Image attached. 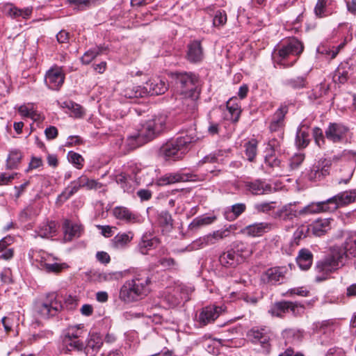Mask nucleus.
<instances>
[{
  "instance_id": "obj_51",
  "label": "nucleus",
  "mask_w": 356,
  "mask_h": 356,
  "mask_svg": "<svg viewBox=\"0 0 356 356\" xmlns=\"http://www.w3.org/2000/svg\"><path fill=\"white\" fill-rule=\"evenodd\" d=\"M341 175L339 179V184H347L353 177L354 168L349 163H346L343 166V169H340Z\"/></svg>"
},
{
  "instance_id": "obj_25",
  "label": "nucleus",
  "mask_w": 356,
  "mask_h": 356,
  "mask_svg": "<svg viewBox=\"0 0 356 356\" xmlns=\"http://www.w3.org/2000/svg\"><path fill=\"white\" fill-rule=\"evenodd\" d=\"M270 228V224L262 222L248 225L241 229V232L249 236L257 237L263 235L269 231Z\"/></svg>"
},
{
  "instance_id": "obj_58",
  "label": "nucleus",
  "mask_w": 356,
  "mask_h": 356,
  "mask_svg": "<svg viewBox=\"0 0 356 356\" xmlns=\"http://www.w3.org/2000/svg\"><path fill=\"white\" fill-rule=\"evenodd\" d=\"M159 224L165 227L166 229H170L172 227V218L170 213L168 211H162L158 218Z\"/></svg>"
},
{
  "instance_id": "obj_36",
  "label": "nucleus",
  "mask_w": 356,
  "mask_h": 356,
  "mask_svg": "<svg viewBox=\"0 0 356 356\" xmlns=\"http://www.w3.org/2000/svg\"><path fill=\"white\" fill-rule=\"evenodd\" d=\"M132 232L118 233L111 241V246L115 250L124 248L133 239Z\"/></svg>"
},
{
  "instance_id": "obj_26",
  "label": "nucleus",
  "mask_w": 356,
  "mask_h": 356,
  "mask_svg": "<svg viewBox=\"0 0 356 356\" xmlns=\"http://www.w3.org/2000/svg\"><path fill=\"white\" fill-rule=\"evenodd\" d=\"M353 69L352 65L348 61L340 63L334 72L333 79L334 82L339 83H345L349 79L350 75L353 73Z\"/></svg>"
},
{
  "instance_id": "obj_46",
  "label": "nucleus",
  "mask_w": 356,
  "mask_h": 356,
  "mask_svg": "<svg viewBox=\"0 0 356 356\" xmlns=\"http://www.w3.org/2000/svg\"><path fill=\"white\" fill-rule=\"evenodd\" d=\"M232 250L236 251V254L239 256L241 261L252 254V250L248 245L241 241L236 242Z\"/></svg>"
},
{
  "instance_id": "obj_37",
  "label": "nucleus",
  "mask_w": 356,
  "mask_h": 356,
  "mask_svg": "<svg viewBox=\"0 0 356 356\" xmlns=\"http://www.w3.org/2000/svg\"><path fill=\"white\" fill-rule=\"evenodd\" d=\"M159 244V240L156 237H150L143 235L138 243V250L143 254H147L148 251L155 248Z\"/></svg>"
},
{
  "instance_id": "obj_39",
  "label": "nucleus",
  "mask_w": 356,
  "mask_h": 356,
  "mask_svg": "<svg viewBox=\"0 0 356 356\" xmlns=\"http://www.w3.org/2000/svg\"><path fill=\"white\" fill-rule=\"evenodd\" d=\"M330 161L325 159L323 161L321 167L318 166L312 171L310 174L311 179H321L325 178L330 173Z\"/></svg>"
},
{
  "instance_id": "obj_15",
  "label": "nucleus",
  "mask_w": 356,
  "mask_h": 356,
  "mask_svg": "<svg viewBox=\"0 0 356 356\" xmlns=\"http://www.w3.org/2000/svg\"><path fill=\"white\" fill-rule=\"evenodd\" d=\"M280 142L275 139L273 138L269 140L266 149V155H265V162L269 166L274 168L278 167L280 165L281 161L277 158V154L282 152L281 143Z\"/></svg>"
},
{
  "instance_id": "obj_9",
  "label": "nucleus",
  "mask_w": 356,
  "mask_h": 356,
  "mask_svg": "<svg viewBox=\"0 0 356 356\" xmlns=\"http://www.w3.org/2000/svg\"><path fill=\"white\" fill-rule=\"evenodd\" d=\"M200 92H195L188 96L179 97L177 106L188 118H196L198 115L197 99Z\"/></svg>"
},
{
  "instance_id": "obj_11",
  "label": "nucleus",
  "mask_w": 356,
  "mask_h": 356,
  "mask_svg": "<svg viewBox=\"0 0 356 356\" xmlns=\"http://www.w3.org/2000/svg\"><path fill=\"white\" fill-rule=\"evenodd\" d=\"M200 179L199 176L193 172H185L182 170L167 173L157 180V184L164 186L173 184L178 182L196 181Z\"/></svg>"
},
{
  "instance_id": "obj_6",
  "label": "nucleus",
  "mask_w": 356,
  "mask_h": 356,
  "mask_svg": "<svg viewBox=\"0 0 356 356\" xmlns=\"http://www.w3.org/2000/svg\"><path fill=\"white\" fill-rule=\"evenodd\" d=\"M61 300L56 293H48L44 300L35 305L36 312L44 318L56 316L61 310Z\"/></svg>"
},
{
  "instance_id": "obj_16",
  "label": "nucleus",
  "mask_w": 356,
  "mask_h": 356,
  "mask_svg": "<svg viewBox=\"0 0 356 356\" xmlns=\"http://www.w3.org/2000/svg\"><path fill=\"white\" fill-rule=\"evenodd\" d=\"M288 106L282 105L273 114L269 124V129L271 132H280V139H283L284 128L285 126L284 118L288 113Z\"/></svg>"
},
{
  "instance_id": "obj_56",
  "label": "nucleus",
  "mask_w": 356,
  "mask_h": 356,
  "mask_svg": "<svg viewBox=\"0 0 356 356\" xmlns=\"http://www.w3.org/2000/svg\"><path fill=\"white\" fill-rule=\"evenodd\" d=\"M68 160L77 169H81L83 166L84 159L82 156L76 152L70 151L67 154Z\"/></svg>"
},
{
  "instance_id": "obj_42",
  "label": "nucleus",
  "mask_w": 356,
  "mask_h": 356,
  "mask_svg": "<svg viewBox=\"0 0 356 356\" xmlns=\"http://www.w3.org/2000/svg\"><path fill=\"white\" fill-rule=\"evenodd\" d=\"M215 220V216H199L193 220L188 228L191 231H196L202 227L211 224Z\"/></svg>"
},
{
  "instance_id": "obj_8",
  "label": "nucleus",
  "mask_w": 356,
  "mask_h": 356,
  "mask_svg": "<svg viewBox=\"0 0 356 356\" xmlns=\"http://www.w3.org/2000/svg\"><path fill=\"white\" fill-rule=\"evenodd\" d=\"M234 225H230L229 228L222 230H217L212 234H209L193 241L191 244V250H198L204 248L207 246L215 245L220 240L227 238L229 236L230 232L234 229Z\"/></svg>"
},
{
  "instance_id": "obj_17",
  "label": "nucleus",
  "mask_w": 356,
  "mask_h": 356,
  "mask_svg": "<svg viewBox=\"0 0 356 356\" xmlns=\"http://www.w3.org/2000/svg\"><path fill=\"white\" fill-rule=\"evenodd\" d=\"M191 291V289L188 287L178 286L174 288L172 292H169L165 295V300L170 307H175L181 301H188L189 300V293Z\"/></svg>"
},
{
  "instance_id": "obj_44",
  "label": "nucleus",
  "mask_w": 356,
  "mask_h": 356,
  "mask_svg": "<svg viewBox=\"0 0 356 356\" xmlns=\"http://www.w3.org/2000/svg\"><path fill=\"white\" fill-rule=\"evenodd\" d=\"M330 229V222L327 219L316 220L312 225V232L316 236L324 234Z\"/></svg>"
},
{
  "instance_id": "obj_41",
  "label": "nucleus",
  "mask_w": 356,
  "mask_h": 356,
  "mask_svg": "<svg viewBox=\"0 0 356 356\" xmlns=\"http://www.w3.org/2000/svg\"><path fill=\"white\" fill-rule=\"evenodd\" d=\"M246 210V205L244 203H237L232 205L225 213L227 220H234Z\"/></svg>"
},
{
  "instance_id": "obj_40",
  "label": "nucleus",
  "mask_w": 356,
  "mask_h": 356,
  "mask_svg": "<svg viewBox=\"0 0 356 356\" xmlns=\"http://www.w3.org/2000/svg\"><path fill=\"white\" fill-rule=\"evenodd\" d=\"M32 12V7L19 9L13 5H10L7 10V14L12 18H18L22 17L23 19H29L31 17Z\"/></svg>"
},
{
  "instance_id": "obj_35",
  "label": "nucleus",
  "mask_w": 356,
  "mask_h": 356,
  "mask_svg": "<svg viewBox=\"0 0 356 356\" xmlns=\"http://www.w3.org/2000/svg\"><path fill=\"white\" fill-rule=\"evenodd\" d=\"M220 264L226 268H234L240 262L239 256L233 250L223 252L219 257Z\"/></svg>"
},
{
  "instance_id": "obj_29",
  "label": "nucleus",
  "mask_w": 356,
  "mask_h": 356,
  "mask_svg": "<svg viewBox=\"0 0 356 356\" xmlns=\"http://www.w3.org/2000/svg\"><path fill=\"white\" fill-rule=\"evenodd\" d=\"M103 345V339L102 336L97 333H90L86 340L84 348L89 352L90 355L95 356Z\"/></svg>"
},
{
  "instance_id": "obj_47",
  "label": "nucleus",
  "mask_w": 356,
  "mask_h": 356,
  "mask_svg": "<svg viewBox=\"0 0 356 356\" xmlns=\"http://www.w3.org/2000/svg\"><path fill=\"white\" fill-rule=\"evenodd\" d=\"M303 127H300L296 134V143L299 148L307 147L309 143V133Z\"/></svg>"
},
{
  "instance_id": "obj_14",
  "label": "nucleus",
  "mask_w": 356,
  "mask_h": 356,
  "mask_svg": "<svg viewBox=\"0 0 356 356\" xmlns=\"http://www.w3.org/2000/svg\"><path fill=\"white\" fill-rule=\"evenodd\" d=\"M355 202H356V190L343 191L327 199V202H330L332 211Z\"/></svg>"
},
{
  "instance_id": "obj_62",
  "label": "nucleus",
  "mask_w": 356,
  "mask_h": 356,
  "mask_svg": "<svg viewBox=\"0 0 356 356\" xmlns=\"http://www.w3.org/2000/svg\"><path fill=\"white\" fill-rule=\"evenodd\" d=\"M208 122H209V126L207 127L208 133L211 136L218 134L220 129V124L218 122H214L212 120L211 113H209V115H208Z\"/></svg>"
},
{
  "instance_id": "obj_33",
  "label": "nucleus",
  "mask_w": 356,
  "mask_h": 356,
  "mask_svg": "<svg viewBox=\"0 0 356 356\" xmlns=\"http://www.w3.org/2000/svg\"><path fill=\"white\" fill-rule=\"evenodd\" d=\"M64 239L70 241L74 238H78L81 235V227L79 225L73 223L70 220H65L63 223Z\"/></svg>"
},
{
  "instance_id": "obj_22",
  "label": "nucleus",
  "mask_w": 356,
  "mask_h": 356,
  "mask_svg": "<svg viewBox=\"0 0 356 356\" xmlns=\"http://www.w3.org/2000/svg\"><path fill=\"white\" fill-rule=\"evenodd\" d=\"M113 216L128 224H134L140 221L139 216L123 206H117L112 211Z\"/></svg>"
},
{
  "instance_id": "obj_61",
  "label": "nucleus",
  "mask_w": 356,
  "mask_h": 356,
  "mask_svg": "<svg viewBox=\"0 0 356 356\" xmlns=\"http://www.w3.org/2000/svg\"><path fill=\"white\" fill-rule=\"evenodd\" d=\"M289 312L294 316H299L304 313L305 307L298 302H288Z\"/></svg>"
},
{
  "instance_id": "obj_45",
  "label": "nucleus",
  "mask_w": 356,
  "mask_h": 356,
  "mask_svg": "<svg viewBox=\"0 0 356 356\" xmlns=\"http://www.w3.org/2000/svg\"><path fill=\"white\" fill-rule=\"evenodd\" d=\"M62 106L71 111L74 118H82L84 115V109L80 105L72 101H66L63 102Z\"/></svg>"
},
{
  "instance_id": "obj_18",
  "label": "nucleus",
  "mask_w": 356,
  "mask_h": 356,
  "mask_svg": "<svg viewBox=\"0 0 356 356\" xmlns=\"http://www.w3.org/2000/svg\"><path fill=\"white\" fill-rule=\"evenodd\" d=\"M223 312L222 307L209 305L202 309L199 316L198 323L201 326H205L215 321Z\"/></svg>"
},
{
  "instance_id": "obj_64",
  "label": "nucleus",
  "mask_w": 356,
  "mask_h": 356,
  "mask_svg": "<svg viewBox=\"0 0 356 356\" xmlns=\"http://www.w3.org/2000/svg\"><path fill=\"white\" fill-rule=\"evenodd\" d=\"M305 159L303 154H296L290 159L289 165L292 170L298 168Z\"/></svg>"
},
{
  "instance_id": "obj_19",
  "label": "nucleus",
  "mask_w": 356,
  "mask_h": 356,
  "mask_svg": "<svg viewBox=\"0 0 356 356\" xmlns=\"http://www.w3.org/2000/svg\"><path fill=\"white\" fill-rule=\"evenodd\" d=\"M288 269L286 266L270 268L261 275V280L264 282L272 284H281L284 281Z\"/></svg>"
},
{
  "instance_id": "obj_4",
  "label": "nucleus",
  "mask_w": 356,
  "mask_h": 356,
  "mask_svg": "<svg viewBox=\"0 0 356 356\" xmlns=\"http://www.w3.org/2000/svg\"><path fill=\"white\" fill-rule=\"evenodd\" d=\"M304 47L296 38H291L281 45H277L272 54L273 59L277 64L286 66L284 60L291 55L298 56L303 51Z\"/></svg>"
},
{
  "instance_id": "obj_31",
  "label": "nucleus",
  "mask_w": 356,
  "mask_h": 356,
  "mask_svg": "<svg viewBox=\"0 0 356 356\" xmlns=\"http://www.w3.org/2000/svg\"><path fill=\"white\" fill-rule=\"evenodd\" d=\"M203 58V49L198 40H194L188 45L187 59L191 63H197Z\"/></svg>"
},
{
  "instance_id": "obj_10",
  "label": "nucleus",
  "mask_w": 356,
  "mask_h": 356,
  "mask_svg": "<svg viewBox=\"0 0 356 356\" xmlns=\"http://www.w3.org/2000/svg\"><path fill=\"white\" fill-rule=\"evenodd\" d=\"M65 74L63 67L56 65L48 70L44 75V83L48 88L58 90L64 83Z\"/></svg>"
},
{
  "instance_id": "obj_7",
  "label": "nucleus",
  "mask_w": 356,
  "mask_h": 356,
  "mask_svg": "<svg viewBox=\"0 0 356 356\" xmlns=\"http://www.w3.org/2000/svg\"><path fill=\"white\" fill-rule=\"evenodd\" d=\"M175 84L179 92V97L188 96L195 92H200L197 90V78L192 74H176Z\"/></svg>"
},
{
  "instance_id": "obj_30",
  "label": "nucleus",
  "mask_w": 356,
  "mask_h": 356,
  "mask_svg": "<svg viewBox=\"0 0 356 356\" xmlns=\"http://www.w3.org/2000/svg\"><path fill=\"white\" fill-rule=\"evenodd\" d=\"M90 278L93 282H105L118 280L122 277L120 272L90 271Z\"/></svg>"
},
{
  "instance_id": "obj_63",
  "label": "nucleus",
  "mask_w": 356,
  "mask_h": 356,
  "mask_svg": "<svg viewBox=\"0 0 356 356\" xmlns=\"http://www.w3.org/2000/svg\"><path fill=\"white\" fill-rule=\"evenodd\" d=\"M227 22V15L225 11H216L213 23L215 26L224 25Z\"/></svg>"
},
{
  "instance_id": "obj_21",
  "label": "nucleus",
  "mask_w": 356,
  "mask_h": 356,
  "mask_svg": "<svg viewBox=\"0 0 356 356\" xmlns=\"http://www.w3.org/2000/svg\"><path fill=\"white\" fill-rule=\"evenodd\" d=\"M245 188L247 191L254 195L270 194L275 191V188L270 184H268L261 179L245 182Z\"/></svg>"
},
{
  "instance_id": "obj_57",
  "label": "nucleus",
  "mask_w": 356,
  "mask_h": 356,
  "mask_svg": "<svg viewBox=\"0 0 356 356\" xmlns=\"http://www.w3.org/2000/svg\"><path fill=\"white\" fill-rule=\"evenodd\" d=\"M330 0H318L314 8V13L316 16L323 17L327 15V7L329 6Z\"/></svg>"
},
{
  "instance_id": "obj_2",
  "label": "nucleus",
  "mask_w": 356,
  "mask_h": 356,
  "mask_svg": "<svg viewBox=\"0 0 356 356\" xmlns=\"http://www.w3.org/2000/svg\"><path fill=\"white\" fill-rule=\"evenodd\" d=\"M197 140V137L191 135L179 137L163 145L159 149V155L165 159H179L186 152L188 145Z\"/></svg>"
},
{
  "instance_id": "obj_54",
  "label": "nucleus",
  "mask_w": 356,
  "mask_h": 356,
  "mask_svg": "<svg viewBox=\"0 0 356 356\" xmlns=\"http://www.w3.org/2000/svg\"><path fill=\"white\" fill-rule=\"evenodd\" d=\"M22 154L17 150H13L10 152L7 159L6 165L9 169L16 168L22 159Z\"/></svg>"
},
{
  "instance_id": "obj_53",
  "label": "nucleus",
  "mask_w": 356,
  "mask_h": 356,
  "mask_svg": "<svg viewBox=\"0 0 356 356\" xmlns=\"http://www.w3.org/2000/svg\"><path fill=\"white\" fill-rule=\"evenodd\" d=\"M68 351L74 352L73 356H92L88 353L87 350L84 348V344L81 341H76L70 344Z\"/></svg>"
},
{
  "instance_id": "obj_12",
  "label": "nucleus",
  "mask_w": 356,
  "mask_h": 356,
  "mask_svg": "<svg viewBox=\"0 0 356 356\" xmlns=\"http://www.w3.org/2000/svg\"><path fill=\"white\" fill-rule=\"evenodd\" d=\"M272 336V332L266 327H253L247 333L248 338L252 343H259L266 351L270 349Z\"/></svg>"
},
{
  "instance_id": "obj_49",
  "label": "nucleus",
  "mask_w": 356,
  "mask_h": 356,
  "mask_svg": "<svg viewBox=\"0 0 356 356\" xmlns=\"http://www.w3.org/2000/svg\"><path fill=\"white\" fill-rule=\"evenodd\" d=\"M306 83L305 76H300L286 80L284 84L292 89L298 90L305 88Z\"/></svg>"
},
{
  "instance_id": "obj_52",
  "label": "nucleus",
  "mask_w": 356,
  "mask_h": 356,
  "mask_svg": "<svg viewBox=\"0 0 356 356\" xmlns=\"http://www.w3.org/2000/svg\"><path fill=\"white\" fill-rule=\"evenodd\" d=\"M40 268L47 273H58L62 270L63 266L58 263H48L45 258L41 257Z\"/></svg>"
},
{
  "instance_id": "obj_34",
  "label": "nucleus",
  "mask_w": 356,
  "mask_h": 356,
  "mask_svg": "<svg viewBox=\"0 0 356 356\" xmlns=\"http://www.w3.org/2000/svg\"><path fill=\"white\" fill-rule=\"evenodd\" d=\"M296 262L301 270H308L313 262V254L308 249L302 248L298 252Z\"/></svg>"
},
{
  "instance_id": "obj_55",
  "label": "nucleus",
  "mask_w": 356,
  "mask_h": 356,
  "mask_svg": "<svg viewBox=\"0 0 356 356\" xmlns=\"http://www.w3.org/2000/svg\"><path fill=\"white\" fill-rule=\"evenodd\" d=\"M271 314L277 317H283L284 314L289 312L288 301L280 302L272 307Z\"/></svg>"
},
{
  "instance_id": "obj_23",
  "label": "nucleus",
  "mask_w": 356,
  "mask_h": 356,
  "mask_svg": "<svg viewBox=\"0 0 356 356\" xmlns=\"http://www.w3.org/2000/svg\"><path fill=\"white\" fill-rule=\"evenodd\" d=\"M83 324H78L74 325H69L64 330L63 342L66 346L67 349L70 348V344L76 341H81L79 338L84 334Z\"/></svg>"
},
{
  "instance_id": "obj_32",
  "label": "nucleus",
  "mask_w": 356,
  "mask_h": 356,
  "mask_svg": "<svg viewBox=\"0 0 356 356\" xmlns=\"http://www.w3.org/2000/svg\"><path fill=\"white\" fill-rule=\"evenodd\" d=\"M58 224L55 221H47L40 225L35 231L41 238H49L56 235Z\"/></svg>"
},
{
  "instance_id": "obj_38",
  "label": "nucleus",
  "mask_w": 356,
  "mask_h": 356,
  "mask_svg": "<svg viewBox=\"0 0 356 356\" xmlns=\"http://www.w3.org/2000/svg\"><path fill=\"white\" fill-rule=\"evenodd\" d=\"M107 47L104 46H97L86 51L81 58L83 65L90 64L96 57L106 53Z\"/></svg>"
},
{
  "instance_id": "obj_1",
  "label": "nucleus",
  "mask_w": 356,
  "mask_h": 356,
  "mask_svg": "<svg viewBox=\"0 0 356 356\" xmlns=\"http://www.w3.org/2000/svg\"><path fill=\"white\" fill-rule=\"evenodd\" d=\"M150 278L145 270L136 273L132 279L127 280L120 290V299L127 303L140 300L149 291Z\"/></svg>"
},
{
  "instance_id": "obj_3",
  "label": "nucleus",
  "mask_w": 356,
  "mask_h": 356,
  "mask_svg": "<svg viewBox=\"0 0 356 356\" xmlns=\"http://www.w3.org/2000/svg\"><path fill=\"white\" fill-rule=\"evenodd\" d=\"M165 122V116L160 115L140 124L136 132L140 141L145 144L156 138L164 129Z\"/></svg>"
},
{
  "instance_id": "obj_27",
  "label": "nucleus",
  "mask_w": 356,
  "mask_h": 356,
  "mask_svg": "<svg viewBox=\"0 0 356 356\" xmlns=\"http://www.w3.org/2000/svg\"><path fill=\"white\" fill-rule=\"evenodd\" d=\"M147 87L127 83L122 90V95L126 98H138L147 96Z\"/></svg>"
},
{
  "instance_id": "obj_28",
  "label": "nucleus",
  "mask_w": 356,
  "mask_h": 356,
  "mask_svg": "<svg viewBox=\"0 0 356 356\" xmlns=\"http://www.w3.org/2000/svg\"><path fill=\"white\" fill-rule=\"evenodd\" d=\"M145 87H147V95H162L168 90L165 82L159 78L149 79Z\"/></svg>"
},
{
  "instance_id": "obj_24",
  "label": "nucleus",
  "mask_w": 356,
  "mask_h": 356,
  "mask_svg": "<svg viewBox=\"0 0 356 356\" xmlns=\"http://www.w3.org/2000/svg\"><path fill=\"white\" fill-rule=\"evenodd\" d=\"M330 204L327 200L322 202H312L308 205L299 209L300 216H307L310 214H316L322 212H332Z\"/></svg>"
},
{
  "instance_id": "obj_59",
  "label": "nucleus",
  "mask_w": 356,
  "mask_h": 356,
  "mask_svg": "<svg viewBox=\"0 0 356 356\" xmlns=\"http://www.w3.org/2000/svg\"><path fill=\"white\" fill-rule=\"evenodd\" d=\"M145 144L141 142L137 132L127 137L126 145L129 149H134Z\"/></svg>"
},
{
  "instance_id": "obj_13",
  "label": "nucleus",
  "mask_w": 356,
  "mask_h": 356,
  "mask_svg": "<svg viewBox=\"0 0 356 356\" xmlns=\"http://www.w3.org/2000/svg\"><path fill=\"white\" fill-rule=\"evenodd\" d=\"M349 131V128L342 123H330L325 131V135L327 140L332 143H341L343 141Z\"/></svg>"
},
{
  "instance_id": "obj_60",
  "label": "nucleus",
  "mask_w": 356,
  "mask_h": 356,
  "mask_svg": "<svg viewBox=\"0 0 356 356\" xmlns=\"http://www.w3.org/2000/svg\"><path fill=\"white\" fill-rule=\"evenodd\" d=\"M275 202H263L254 204V209L257 212L268 213L275 209Z\"/></svg>"
},
{
  "instance_id": "obj_20",
  "label": "nucleus",
  "mask_w": 356,
  "mask_h": 356,
  "mask_svg": "<svg viewBox=\"0 0 356 356\" xmlns=\"http://www.w3.org/2000/svg\"><path fill=\"white\" fill-rule=\"evenodd\" d=\"M301 216L299 210L296 209V202H291L282 206L276 211L274 218L280 221L289 222L293 221L294 218Z\"/></svg>"
},
{
  "instance_id": "obj_50",
  "label": "nucleus",
  "mask_w": 356,
  "mask_h": 356,
  "mask_svg": "<svg viewBox=\"0 0 356 356\" xmlns=\"http://www.w3.org/2000/svg\"><path fill=\"white\" fill-rule=\"evenodd\" d=\"M257 141L252 139L245 144V153L250 161H254L257 152Z\"/></svg>"
},
{
  "instance_id": "obj_48",
  "label": "nucleus",
  "mask_w": 356,
  "mask_h": 356,
  "mask_svg": "<svg viewBox=\"0 0 356 356\" xmlns=\"http://www.w3.org/2000/svg\"><path fill=\"white\" fill-rule=\"evenodd\" d=\"M78 182L81 184L82 188H86L88 190L99 189L103 185L95 179H90L86 175H81L78 179Z\"/></svg>"
},
{
  "instance_id": "obj_5",
  "label": "nucleus",
  "mask_w": 356,
  "mask_h": 356,
  "mask_svg": "<svg viewBox=\"0 0 356 356\" xmlns=\"http://www.w3.org/2000/svg\"><path fill=\"white\" fill-rule=\"evenodd\" d=\"M341 259L342 255L337 253L327 255L318 261L315 266V281L321 282L326 280L330 274L339 268Z\"/></svg>"
},
{
  "instance_id": "obj_43",
  "label": "nucleus",
  "mask_w": 356,
  "mask_h": 356,
  "mask_svg": "<svg viewBox=\"0 0 356 356\" xmlns=\"http://www.w3.org/2000/svg\"><path fill=\"white\" fill-rule=\"evenodd\" d=\"M235 101L236 99L231 98L227 102V108L231 115L230 120L233 122L238 121L241 113V106L237 103H235Z\"/></svg>"
}]
</instances>
